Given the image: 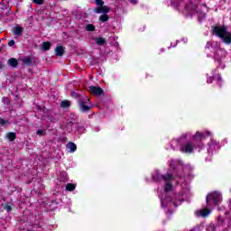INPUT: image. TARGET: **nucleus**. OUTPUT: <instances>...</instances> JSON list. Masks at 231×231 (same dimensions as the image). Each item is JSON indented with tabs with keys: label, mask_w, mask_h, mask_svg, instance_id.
Listing matches in <instances>:
<instances>
[{
	"label": "nucleus",
	"mask_w": 231,
	"mask_h": 231,
	"mask_svg": "<svg viewBox=\"0 0 231 231\" xmlns=\"http://www.w3.org/2000/svg\"><path fill=\"white\" fill-rule=\"evenodd\" d=\"M207 136H210L209 132H196L195 134L188 132L180 136V138L173 139L171 143V149L175 151L180 147V152L184 154H193L194 151L198 149L199 152L203 149L204 145L201 140H205Z\"/></svg>",
	"instance_id": "1"
},
{
	"label": "nucleus",
	"mask_w": 231,
	"mask_h": 231,
	"mask_svg": "<svg viewBox=\"0 0 231 231\" xmlns=\"http://www.w3.org/2000/svg\"><path fill=\"white\" fill-rule=\"evenodd\" d=\"M189 1V4L183 5V0H171V6L178 8L185 15H192L196 13V5L192 4V0Z\"/></svg>",
	"instance_id": "2"
},
{
	"label": "nucleus",
	"mask_w": 231,
	"mask_h": 231,
	"mask_svg": "<svg viewBox=\"0 0 231 231\" xmlns=\"http://www.w3.org/2000/svg\"><path fill=\"white\" fill-rule=\"evenodd\" d=\"M154 181H162L164 183L163 190L165 193L172 190V184L171 183L174 178L171 174L162 175L160 171H156L152 175Z\"/></svg>",
	"instance_id": "3"
},
{
	"label": "nucleus",
	"mask_w": 231,
	"mask_h": 231,
	"mask_svg": "<svg viewBox=\"0 0 231 231\" xmlns=\"http://www.w3.org/2000/svg\"><path fill=\"white\" fill-rule=\"evenodd\" d=\"M213 33L219 37L226 44L231 43V33L226 31V27L217 25L213 28Z\"/></svg>",
	"instance_id": "4"
},
{
	"label": "nucleus",
	"mask_w": 231,
	"mask_h": 231,
	"mask_svg": "<svg viewBox=\"0 0 231 231\" xmlns=\"http://www.w3.org/2000/svg\"><path fill=\"white\" fill-rule=\"evenodd\" d=\"M221 193L215 191L212 193H209L207 196L206 201L208 207H216L217 204L221 203L222 201Z\"/></svg>",
	"instance_id": "5"
},
{
	"label": "nucleus",
	"mask_w": 231,
	"mask_h": 231,
	"mask_svg": "<svg viewBox=\"0 0 231 231\" xmlns=\"http://www.w3.org/2000/svg\"><path fill=\"white\" fill-rule=\"evenodd\" d=\"M181 201H183V197H175L174 199H171V197L165 199L161 197L162 207H171L172 205L173 207H178Z\"/></svg>",
	"instance_id": "6"
},
{
	"label": "nucleus",
	"mask_w": 231,
	"mask_h": 231,
	"mask_svg": "<svg viewBox=\"0 0 231 231\" xmlns=\"http://www.w3.org/2000/svg\"><path fill=\"white\" fill-rule=\"evenodd\" d=\"M93 108V104L89 100V97H85L84 99L79 101V109L82 113H88V111Z\"/></svg>",
	"instance_id": "7"
},
{
	"label": "nucleus",
	"mask_w": 231,
	"mask_h": 231,
	"mask_svg": "<svg viewBox=\"0 0 231 231\" xmlns=\"http://www.w3.org/2000/svg\"><path fill=\"white\" fill-rule=\"evenodd\" d=\"M77 124V116L74 114L67 115V125L66 129L68 133H73V125Z\"/></svg>",
	"instance_id": "8"
},
{
	"label": "nucleus",
	"mask_w": 231,
	"mask_h": 231,
	"mask_svg": "<svg viewBox=\"0 0 231 231\" xmlns=\"http://www.w3.org/2000/svg\"><path fill=\"white\" fill-rule=\"evenodd\" d=\"M226 57V51L223 49H217L215 53V60H217V62H221L223 59Z\"/></svg>",
	"instance_id": "9"
},
{
	"label": "nucleus",
	"mask_w": 231,
	"mask_h": 231,
	"mask_svg": "<svg viewBox=\"0 0 231 231\" xmlns=\"http://www.w3.org/2000/svg\"><path fill=\"white\" fill-rule=\"evenodd\" d=\"M89 92L91 93V95H94L95 97H100L104 95V90H102L100 87L90 86Z\"/></svg>",
	"instance_id": "10"
},
{
	"label": "nucleus",
	"mask_w": 231,
	"mask_h": 231,
	"mask_svg": "<svg viewBox=\"0 0 231 231\" xmlns=\"http://www.w3.org/2000/svg\"><path fill=\"white\" fill-rule=\"evenodd\" d=\"M96 14H109L111 12V8L107 7V5H101L95 9Z\"/></svg>",
	"instance_id": "11"
},
{
	"label": "nucleus",
	"mask_w": 231,
	"mask_h": 231,
	"mask_svg": "<svg viewBox=\"0 0 231 231\" xmlns=\"http://www.w3.org/2000/svg\"><path fill=\"white\" fill-rule=\"evenodd\" d=\"M210 215V210L207 208H202L200 210L196 211V216L198 217H207V216Z\"/></svg>",
	"instance_id": "12"
},
{
	"label": "nucleus",
	"mask_w": 231,
	"mask_h": 231,
	"mask_svg": "<svg viewBox=\"0 0 231 231\" xmlns=\"http://www.w3.org/2000/svg\"><path fill=\"white\" fill-rule=\"evenodd\" d=\"M23 32H24V28L21 27L20 25H15L13 28V33L17 37H21V35H23Z\"/></svg>",
	"instance_id": "13"
},
{
	"label": "nucleus",
	"mask_w": 231,
	"mask_h": 231,
	"mask_svg": "<svg viewBox=\"0 0 231 231\" xmlns=\"http://www.w3.org/2000/svg\"><path fill=\"white\" fill-rule=\"evenodd\" d=\"M216 149H219V144H217V142L211 140L210 143L208 144V152H213L216 151Z\"/></svg>",
	"instance_id": "14"
},
{
	"label": "nucleus",
	"mask_w": 231,
	"mask_h": 231,
	"mask_svg": "<svg viewBox=\"0 0 231 231\" xmlns=\"http://www.w3.org/2000/svg\"><path fill=\"white\" fill-rule=\"evenodd\" d=\"M178 167H181V162L180 161L176 160H171L170 161V168L171 169H178Z\"/></svg>",
	"instance_id": "15"
},
{
	"label": "nucleus",
	"mask_w": 231,
	"mask_h": 231,
	"mask_svg": "<svg viewBox=\"0 0 231 231\" xmlns=\"http://www.w3.org/2000/svg\"><path fill=\"white\" fill-rule=\"evenodd\" d=\"M57 57H62L64 55V47L58 45L55 49Z\"/></svg>",
	"instance_id": "16"
},
{
	"label": "nucleus",
	"mask_w": 231,
	"mask_h": 231,
	"mask_svg": "<svg viewBox=\"0 0 231 231\" xmlns=\"http://www.w3.org/2000/svg\"><path fill=\"white\" fill-rule=\"evenodd\" d=\"M9 66H12V68H17L19 66V62L17 61V59L11 58L7 61Z\"/></svg>",
	"instance_id": "17"
},
{
	"label": "nucleus",
	"mask_w": 231,
	"mask_h": 231,
	"mask_svg": "<svg viewBox=\"0 0 231 231\" xmlns=\"http://www.w3.org/2000/svg\"><path fill=\"white\" fill-rule=\"evenodd\" d=\"M206 48H208V50H210V48H213V49L219 48V44H217V42H208Z\"/></svg>",
	"instance_id": "18"
},
{
	"label": "nucleus",
	"mask_w": 231,
	"mask_h": 231,
	"mask_svg": "<svg viewBox=\"0 0 231 231\" xmlns=\"http://www.w3.org/2000/svg\"><path fill=\"white\" fill-rule=\"evenodd\" d=\"M67 149H69V152H75V151H77V144L74 143H69L67 144Z\"/></svg>",
	"instance_id": "19"
},
{
	"label": "nucleus",
	"mask_w": 231,
	"mask_h": 231,
	"mask_svg": "<svg viewBox=\"0 0 231 231\" xmlns=\"http://www.w3.org/2000/svg\"><path fill=\"white\" fill-rule=\"evenodd\" d=\"M94 41L97 44H98V46H104V44H106V39L102 37L95 38Z\"/></svg>",
	"instance_id": "20"
},
{
	"label": "nucleus",
	"mask_w": 231,
	"mask_h": 231,
	"mask_svg": "<svg viewBox=\"0 0 231 231\" xmlns=\"http://www.w3.org/2000/svg\"><path fill=\"white\" fill-rule=\"evenodd\" d=\"M75 189H77V185L73 183H68L66 186V190H69V192H72Z\"/></svg>",
	"instance_id": "21"
},
{
	"label": "nucleus",
	"mask_w": 231,
	"mask_h": 231,
	"mask_svg": "<svg viewBox=\"0 0 231 231\" xmlns=\"http://www.w3.org/2000/svg\"><path fill=\"white\" fill-rule=\"evenodd\" d=\"M6 138H8V140H10V142H14V140L16 138L15 133H8L6 134Z\"/></svg>",
	"instance_id": "22"
},
{
	"label": "nucleus",
	"mask_w": 231,
	"mask_h": 231,
	"mask_svg": "<svg viewBox=\"0 0 231 231\" xmlns=\"http://www.w3.org/2000/svg\"><path fill=\"white\" fill-rule=\"evenodd\" d=\"M51 47V43H50L49 42H45L42 43V50H44L45 51H48V50H50Z\"/></svg>",
	"instance_id": "23"
},
{
	"label": "nucleus",
	"mask_w": 231,
	"mask_h": 231,
	"mask_svg": "<svg viewBox=\"0 0 231 231\" xmlns=\"http://www.w3.org/2000/svg\"><path fill=\"white\" fill-rule=\"evenodd\" d=\"M99 21H101V23H107V21H109V16H107V14H103L99 17Z\"/></svg>",
	"instance_id": "24"
},
{
	"label": "nucleus",
	"mask_w": 231,
	"mask_h": 231,
	"mask_svg": "<svg viewBox=\"0 0 231 231\" xmlns=\"http://www.w3.org/2000/svg\"><path fill=\"white\" fill-rule=\"evenodd\" d=\"M86 132V128L84 126H79L75 133H78V134H83V133Z\"/></svg>",
	"instance_id": "25"
},
{
	"label": "nucleus",
	"mask_w": 231,
	"mask_h": 231,
	"mask_svg": "<svg viewBox=\"0 0 231 231\" xmlns=\"http://www.w3.org/2000/svg\"><path fill=\"white\" fill-rule=\"evenodd\" d=\"M23 64H25L26 66H30L32 64V59L25 58L22 60Z\"/></svg>",
	"instance_id": "26"
},
{
	"label": "nucleus",
	"mask_w": 231,
	"mask_h": 231,
	"mask_svg": "<svg viewBox=\"0 0 231 231\" xmlns=\"http://www.w3.org/2000/svg\"><path fill=\"white\" fill-rule=\"evenodd\" d=\"M86 31L87 32H95V25H93V24H87Z\"/></svg>",
	"instance_id": "27"
},
{
	"label": "nucleus",
	"mask_w": 231,
	"mask_h": 231,
	"mask_svg": "<svg viewBox=\"0 0 231 231\" xmlns=\"http://www.w3.org/2000/svg\"><path fill=\"white\" fill-rule=\"evenodd\" d=\"M69 101L65 100L60 103V107H69Z\"/></svg>",
	"instance_id": "28"
},
{
	"label": "nucleus",
	"mask_w": 231,
	"mask_h": 231,
	"mask_svg": "<svg viewBox=\"0 0 231 231\" xmlns=\"http://www.w3.org/2000/svg\"><path fill=\"white\" fill-rule=\"evenodd\" d=\"M36 134L38 136H44V134H46V130H37Z\"/></svg>",
	"instance_id": "29"
},
{
	"label": "nucleus",
	"mask_w": 231,
	"mask_h": 231,
	"mask_svg": "<svg viewBox=\"0 0 231 231\" xmlns=\"http://www.w3.org/2000/svg\"><path fill=\"white\" fill-rule=\"evenodd\" d=\"M95 3L97 5V6H103L104 5V0H95Z\"/></svg>",
	"instance_id": "30"
},
{
	"label": "nucleus",
	"mask_w": 231,
	"mask_h": 231,
	"mask_svg": "<svg viewBox=\"0 0 231 231\" xmlns=\"http://www.w3.org/2000/svg\"><path fill=\"white\" fill-rule=\"evenodd\" d=\"M207 231H216V226H214V225L210 224L208 226Z\"/></svg>",
	"instance_id": "31"
},
{
	"label": "nucleus",
	"mask_w": 231,
	"mask_h": 231,
	"mask_svg": "<svg viewBox=\"0 0 231 231\" xmlns=\"http://www.w3.org/2000/svg\"><path fill=\"white\" fill-rule=\"evenodd\" d=\"M32 3H35V5H42L44 0H32Z\"/></svg>",
	"instance_id": "32"
},
{
	"label": "nucleus",
	"mask_w": 231,
	"mask_h": 231,
	"mask_svg": "<svg viewBox=\"0 0 231 231\" xmlns=\"http://www.w3.org/2000/svg\"><path fill=\"white\" fill-rule=\"evenodd\" d=\"M215 80H217V82H218V84H221V82H223V79H221V76L218 75L217 77L215 78Z\"/></svg>",
	"instance_id": "33"
},
{
	"label": "nucleus",
	"mask_w": 231,
	"mask_h": 231,
	"mask_svg": "<svg viewBox=\"0 0 231 231\" xmlns=\"http://www.w3.org/2000/svg\"><path fill=\"white\" fill-rule=\"evenodd\" d=\"M5 210H6L7 212H11L12 211V206H5Z\"/></svg>",
	"instance_id": "34"
},
{
	"label": "nucleus",
	"mask_w": 231,
	"mask_h": 231,
	"mask_svg": "<svg viewBox=\"0 0 231 231\" xmlns=\"http://www.w3.org/2000/svg\"><path fill=\"white\" fill-rule=\"evenodd\" d=\"M0 125H6V121L3 118H0Z\"/></svg>",
	"instance_id": "35"
},
{
	"label": "nucleus",
	"mask_w": 231,
	"mask_h": 231,
	"mask_svg": "<svg viewBox=\"0 0 231 231\" xmlns=\"http://www.w3.org/2000/svg\"><path fill=\"white\" fill-rule=\"evenodd\" d=\"M14 44H15V41L14 40L9 41L8 46H14Z\"/></svg>",
	"instance_id": "36"
},
{
	"label": "nucleus",
	"mask_w": 231,
	"mask_h": 231,
	"mask_svg": "<svg viewBox=\"0 0 231 231\" xmlns=\"http://www.w3.org/2000/svg\"><path fill=\"white\" fill-rule=\"evenodd\" d=\"M132 5H138V0H129Z\"/></svg>",
	"instance_id": "37"
},
{
	"label": "nucleus",
	"mask_w": 231,
	"mask_h": 231,
	"mask_svg": "<svg viewBox=\"0 0 231 231\" xmlns=\"http://www.w3.org/2000/svg\"><path fill=\"white\" fill-rule=\"evenodd\" d=\"M212 80H213V79H212V78H208V84L212 83Z\"/></svg>",
	"instance_id": "38"
},
{
	"label": "nucleus",
	"mask_w": 231,
	"mask_h": 231,
	"mask_svg": "<svg viewBox=\"0 0 231 231\" xmlns=\"http://www.w3.org/2000/svg\"><path fill=\"white\" fill-rule=\"evenodd\" d=\"M71 96H72V97H77V93L71 92Z\"/></svg>",
	"instance_id": "39"
},
{
	"label": "nucleus",
	"mask_w": 231,
	"mask_h": 231,
	"mask_svg": "<svg viewBox=\"0 0 231 231\" xmlns=\"http://www.w3.org/2000/svg\"><path fill=\"white\" fill-rule=\"evenodd\" d=\"M0 69H3V63L0 61Z\"/></svg>",
	"instance_id": "40"
},
{
	"label": "nucleus",
	"mask_w": 231,
	"mask_h": 231,
	"mask_svg": "<svg viewBox=\"0 0 231 231\" xmlns=\"http://www.w3.org/2000/svg\"><path fill=\"white\" fill-rule=\"evenodd\" d=\"M201 17H205V14H200Z\"/></svg>",
	"instance_id": "41"
}]
</instances>
